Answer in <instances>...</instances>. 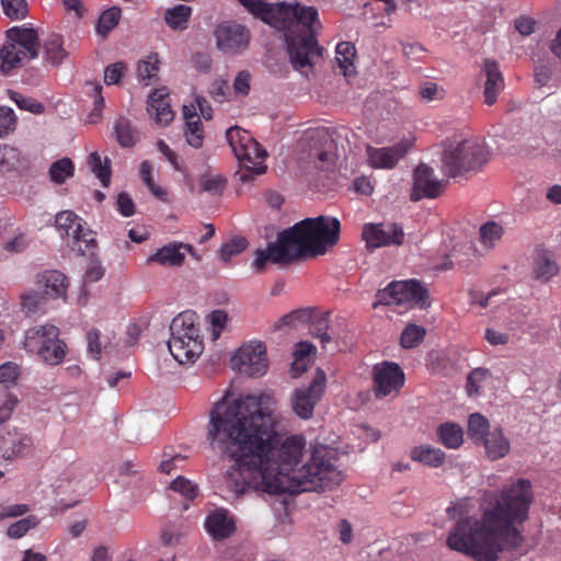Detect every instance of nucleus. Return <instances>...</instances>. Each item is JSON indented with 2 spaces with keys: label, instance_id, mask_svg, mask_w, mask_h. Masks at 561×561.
I'll return each mask as SVG.
<instances>
[{
  "label": "nucleus",
  "instance_id": "nucleus-1",
  "mask_svg": "<svg viewBox=\"0 0 561 561\" xmlns=\"http://www.w3.org/2000/svg\"><path fill=\"white\" fill-rule=\"evenodd\" d=\"M266 399L264 394L232 398L228 391L209 412V446L234 462L226 473V488L241 497L257 492H323L340 485L337 457L327 446L313 448L309 461L297 468L306 439L272 432L274 419L263 405Z\"/></svg>",
  "mask_w": 561,
  "mask_h": 561
},
{
  "label": "nucleus",
  "instance_id": "nucleus-2",
  "mask_svg": "<svg viewBox=\"0 0 561 561\" xmlns=\"http://www.w3.org/2000/svg\"><path fill=\"white\" fill-rule=\"evenodd\" d=\"M533 501V486L527 479H517L492 494L479 519L467 516L466 499L458 500L447 508L449 518H458L447 546L476 561H496L504 550L518 551L524 542L518 526L528 519Z\"/></svg>",
  "mask_w": 561,
  "mask_h": 561
},
{
  "label": "nucleus",
  "instance_id": "nucleus-3",
  "mask_svg": "<svg viewBox=\"0 0 561 561\" xmlns=\"http://www.w3.org/2000/svg\"><path fill=\"white\" fill-rule=\"evenodd\" d=\"M252 15L283 31L295 69L312 66L322 57L323 48L316 38L318 11L299 3H266L262 0H238Z\"/></svg>",
  "mask_w": 561,
  "mask_h": 561
},
{
  "label": "nucleus",
  "instance_id": "nucleus-4",
  "mask_svg": "<svg viewBox=\"0 0 561 561\" xmlns=\"http://www.w3.org/2000/svg\"><path fill=\"white\" fill-rule=\"evenodd\" d=\"M341 222L336 217L318 216L305 218L293 227L280 231L276 241L265 249L255 251L252 263L256 272L262 273L266 265L290 264L295 261L324 255L328 248L340 240Z\"/></svg>",
  "mask_w": 561,
  "mask_h": 561
},
{
  "label": "nucleus",
  "instance_id": "nucleus-5",
  "mask_svg": "<svg viewBox=\"0 0 561 561\" xmlns=\"http://www.w3.org/2000/svg\"><path fill=\"white\" fill-rule=\"evenodd\" d=\"M489 159V149L482 141L456 136L443 144L440 171L448 178L467 179L480 171Z\"/></svg>",
  "mask_w": 561,
  "mask_h": 561
},
{
  "label": "nucleus",
  "instance_id": "nucleus-6",
  "mask_svg": "<svg viewBox=\"0 0 561 561\" xmlns=\"http://www.w3.org/2000/svg\"><path fill=\"white\" fill-rule=\"evenodd\" d=\"M197 319L194 311L186 310L179 313L170 324L171 337L168 347L181 364L195 362L204 351Z\"/></svg>",
  "mask_w": 561,
  "mask_h": 561
},
{
  "label": "nucleus",
  "instance_id": "nucleus-7",
  "mask_svg": "<svg viewBox=\"0 0 561 561\" xmlns=\"http://www.w3.org/2000/svg\"><path fill=\"white\" fill-rule=\"evenodd\" d=\"M22 344L28 354L49 366L61 364L68 354V345L60 337V329L50 323L28 328Z\"/></svg>",
  "mask_w": 561,
  "mask_h": 561
},
{
  "label": "nucleus",
  "instance_id": "nucleus-8",
  "mask_svg": "<svg viewBox=\"0 0 561 561\" xmlns=\"http://www.w3.org/2000/svg\"><path fill=\"white\" fill-rule=\"evenodd\" d=\"M38 35L35 30L13 26L7 31V42L0 49V71L12 76L15 70L38 55Z\"/></svg>",
  "mask_w": 561,
  "mask_h": 561
},
{
  "label": "nucleus",
  "instance_id": "nucleus-9",
  "mask_svg": "<svg viewBox=\"0 0 561 561\" xmlns=\"http://www.w3.org/2000/svg\"><path fill=\"white\" fill-rule=\"evenodd\" d=\"M226 137L232 152L245 172L253 174L265 172L266 152L248 130L233 126L227 130Z\"/></svg>",
  "mask_w": 561,
  "mask_h": 561
},
{
  "label": "nucleus",
  "instance_id": "nucleus-10",
  "mask_svg": "<svg viewBox=\"0 0 561 561\" xmlns=\"http://www.w3.org/2000/svg\"><path fill=\"white\" fill-rule=\"evenodd\" d=\"M427 300L428 291L419 280H393L387 287L377 291L373 307L376 309L379 305H396L423 309L428 306Z\"/></svg>",
  "mask_w": 561,
  "mask_h": 561
},
{
  "label": "nucleus",
  "instance_id": "nucleus-11",
  "mask_svg": "<svg viewBox=\"0 0 561 561\" xmlns=\"http://www.w3.org/2000/svg\"><path fill=\"white\" fill-rule=\"evenodd\" d=\"M327 388V375L318 368L307 387L298 388L290 394V408L294 414L301 420H310L314 408L321 401Z\"/></svg>",
  "mask_w": 561,
  "mask_h": 561
},
{
  "label": "nucleus",
  "instance_id": "nucleus-12",
  "mask_svg": "<svg viewBox=\"0 0 561 561\" xmlns=\"http://www.w3.org/2000/svg\"><path fill=\"white\" fill-rule=\"evenodd\" d=\"M231 366L250 377L263 376L267 370L265 344L257 341L244 343L231 358Z\"/></svg>",
  "mask_w": 561,
  "mask_h": 561
},
{
  "label": "nucleus",
  "instance_id": "nucleus-13",
  "mask_svg": "<svg viewBox=\"0 0 561 561\" xmlns=\"http://www.w3.org/2000/svg\"><path fill=\"white\" fill-rule=\"evenodd\" d=\"M404 382V371L397 363L385 360L373 368V391L377 399L398 396Z\"/></svg>",
  "mask_w": 561,
  "mask_h": 561
},
{
  "label": "nucleus",
  "instance_id": "nucleus-14",
  "mask_svg": "<svg viewBox=\"0 0 561 561\" xmlns=\"http://www.w3.org/2000/svg\"><path fill=\"white\" fill-rule=\"evenodd\" d=\"M56 228L64 231L68 237H72L75 244L81 255L93 256L98 247L93 232L84 229L82 219L71 210H64L56 215Z\"/></svg>",
  "mask_w": 561,
  "mask_h": 561
},
{
  "label": "nucleus",
  "instance_id": "nucleus-15",
  "mask_svg": "<svg viewBox=\"0 0 561 561\" xmlns=\"http://www.w3.org/2000/svg\"><path fill=\"white\" fill-rule=\"evenodd\" d=\"M216 46L224 54L238 55L244 51L251 41L250 31L233 21L219 23L214 30Z\"/></svg>",
  "mask_w": 561,
  "mask_h": 561
},
{
  "label": "nucleus",
  "instance_id": "nucleus-16",
  "mask_svg": "<svg viewBox=\"0 0 561 561\" xmlns=\"http://www.w3.org/2000/svg\"><path fill=\"white\" fill-rule=\"evenodd\" d=\"M362 237L367 248L401 245L404 241V232L398 224H366Z\"/></svg>",
  "mask_w": 561,
  "mask_h": 561
},
{
  "label": "nucleus",
  "instance_id": "nucleus-17",
  "mask_svg": "<svg viewBox=\"0 0 561 561\" xmlns=\"http://www.w3.org/2000/svg\"><path fill=\"white\" fill-rule=\"evenodd\" d=\"M33 445V437L16 427L7 428L0 436V454L5 460L28 455Z\"/></svg>",
  "mask_w": 561,
  "mask_h": 561
},
{
  "label": "nucleus",
  "instance_id": "nucleus-18",
  "mask_svg": "<svg viewBox=\"0 0 561 561\" xmlns=\"http://www.w3.org/2000/svg\"><path fill=\"white\" fill-rule=\"evenodd\" d=\"M443 188L444 183L435 176L433 168L422 163L414 170L411 201L436 198Z\"/></svg>",
  "mask_w": 561,
  "mask_h": 561
},
{
  "label": "nucleus",
  "instance_id": "nucleus-19",
  "mask_svg": "<svg viewBox=\"0 0 561 561\" xmlns=\"http://www.w3.org/2000/svg\"><path fill=\"white\" fill-rule=\"evenodd\" d=\"M311 320L310 333L320 340L322 347L331 342V336L328 334L329 329V312L312 317L311 311L300 309L284 316L280 320L283 325H293L295 321Z\"/></svg>",
  "mask_w": 561,
  "mask_h": 561
},
{
  "label": "nucleus",
  "instance_id": "nucleus-20",
  "mask_svg": "<svg viewBox=\"0 0 561 561\" xmlns=\"http://www.w3.org/2000/svg\"><path fill=\"white\" fill-rule=\"evenodd\" d=\"M205 529L214 540L221 541L231 537L236 533L237 526L227 510L217 508L206 517Z\"/></svg>",
  "mask_w": 561,
  "mask_h": 561
},
{
  "label": "nucleus",
  "instance_id": "nucleus-21",
  "mask_svg": "<svg viewBox=\"0 0 561 561\" xmlns=\"http://www.w3.org/2000/svg\"><path fill=\"white\" fill-rule=\"evenodd\" d=\"M408 152V146L400 142L392 147L369 148V162L374 168L392 169Z\"/></svg>",
  "mask_w": 561,
  "mask_h": 561
},
{
  "label": "nucleus",
  "instance_id": "nucleus-22",
  "mask_svg": "<svg viewBox=\"0 0 561 561\" xmlns=\"http://www.w3.org/2000/svg\"><path fill=\"white\" fill-rule=\"evenodd\" d=\"M483 72L485 75L484 82V102L488 105H493L500 92L504 89V78L494 60L485 59L483 65Z\"/></svg>",
  "mask_w": 561,
  "mask_h": 561
},
{
  "label": "nucleus",
  "instance_id": "nucleus-23",
  "mask_svg": "<svg viewBox=\"0 0 561 561\" xmlns=\"http://www.w3.org/2000/svg\"><path fill=\"white\" fill-rule=\"evenodd\" d=\"M148 113L158 125L167 126L174 118V112L171 108L168 94L160 90L152 92L148 100Z\"/></svg>",
  "mask_w": 561,
  "mask_h": 561
},
{
  "label": "nucleus",
  "instance_id": "nucleus-24",
  "mask_svg": "<svg viewBox=\"0 0 561 561\" xmlns=\"http://www.w3.org/2000/svg\"><path fill=\"white\" fill-rule=\"evenodd\" d=\"M37 284L48 299L65 297L68 288L66 275L59 271H46L38 275Z\"/></svg>",
  "mask_w": 561,
  "mask_h": 561
},
{
  "label": "nucleus",
  "instance_id": "nucleus-25",
  "mask_svg": "<svg viewBox=\"0 0 561 561\" xmlns=\"http://www.w3.org/2000/svg\"><path fill=\"white\" fill-rule=\"evenodd\" d=\"M480 443L483 444L485 454L491 460L502 459L511 450L510 440L500 427L491 431Z\"/></svg>",
  "mask_w": 561,
  "mask_h": 561
},
{
  "label": "nucleus",
  "instance_id": "nucleus-26",
  "mask_svg": "<svg viewBox=\"0 0 561 561\" xmlns=\"http://www.w3.org/2000/svg\"><path fill=\"white\" fill-rule=\"evenodd\" d=\"M183 116L185 118L184 136L187 144L196 149L201 148L205 137L201 116L186 105L183 106Z\"/></svg>",
  "mask_w": 561,
  "mask_h": 561
},
{
  "label": "nucleus",
  "instance_id": "nucleus-27",
  "mask_svg": "<svg viewBox=\"0 0 561 561\" xmlns=\"http://www.w3.org/2000/svg\"><path fill=\"white\" fill-rule=\"evenodd\" d=\"M184 260L185 253L181 251V245H179V243H170L149 255L147 263H158L164 266H181Z\"/></svg>",
  "mask_w": 561,
  "mask_h": 561
},
{
  "label": "nucleus",
  "instance_id": "nucleus-28",
  "mask_svg": "<svg viewBox=\"0 0 561 561\" xmlns=\"http://www.w3.org/2000/svg\"><path fill=\"white\" fill-rule=\"evenodd\" d=\"M559 273V266L548 250H539L534 260V275L540 282H549Z\"/></svg>",
  "mask_w": 561,
  "mask_h": 561
},
{
  "label": "nucleus",
  "instance_id": "nucleus-29",
  "mask_svg": "<svg viewBox=\"0 0 561 561\" xmlns=\"http://www.w3.org/2000/svg\"><path fill=\"white\" fill-rule=\"evenodd\" d=\"M410 457L413 461L421 462L424 466L438 468L444 463L446 455L439 448L421 445L411 449Z\"/></svg>",
  "mask_w": 561,
  "mask_h": 561
},
{
  "label": "nucleus",
  "instance_id": "nucleus-30",
  "mask_svg": "<svg viewBox=\"0 0 561 561\" xmlns=\"http://www.w3.org/2000/svg\"><path fill=\"white\" fill-rule=\"evenodd\" d=\"M44 59L51 66H59L67 57L61 35L50 34L43 44Z\"/></svg>",
  "mask_w": 561,
  "mask_h": 561
},
{
  "label": "nucleus",
  "instance_id": "nucleus-31",
  "mask_svg": "<svg viewBox=\"0 0 561 561\" xmlns=\"http://www.w3.org/2000/svg\"><path fill=\"white\" fill-rule=\"evenodd\" d=\"M437 435L447 448H458L463 442L462 428L455 423H445L438 426Z\"/></svg>",
  "mask_w": 561,
  "mask_h": 561
},
{
  "label": "nucleus",
  "instance_id": "nucleus-32",
  "mask_svg": "<svg viewBox=\"0 0 561 561\" xmlns=\"http://www.w3.org/2000/svg\"><path fill=\"white\" fill-rule=\"evenodd\" d=\"M191 14V7L185 4H178L165 11L164 21L173 30H185L187 27Z\"/></svg>",
  "mask_w": 561,
  "mask_h": 561
},
{
  "label": "nucleus",
  "instance_id": "nucleus-33",
  "mask_svg": "<svg viewBox=\"0 0 561 561\" xmlns=\"http://www.w3.org/2000/svg\"><path fill=\"white\" fill-rule=\"evenodd\" d=\"M335 60L345 77L352 73L353 61L356 56L355 46L351 42H341L336 45Z\"/></svg>",
  "mask_w": 561,
  "mask_h": 561
},
{
  "label": "nucleus",
  "instance_id": "nucleus-34",
  "mask_svg": "<svg viewBox=\"0 0 561 561\" xmlns=\"http://www.w3.org/2000/svg\"><path fill=\"white\" fill-rule=\"evenodd\" d=\"M479 234L482 245L490 250L502 239L504 228L496 221H488L480 227Z\"/></svg>",
  "mask_w": 561,
  "mask_h": 561
},
{
  "label": "nucleus",
  "instance_id": "nucleus-35",
  "mask_svg": "<svg viewBox=\"0 0 561 561\" xmlns=\"http://www.w3.org/2000/svg\"><path fill=\"white\" fill-rule=\"evenodd\" d=\"M88 163L90 165L91 171L95 174V176L100 180L103 186H108L111 183V160L105 158L102 161L101 156L98 152L90 153L88 158Z\"/></svg>",
  "mask_w": 561,
  "mask_h": 561
},
{
  "label": "nucleus",
  "instance_id": "nucleus-36",
  "mask_svg": "<svg viewBox=\"0 0 561 561\" xmlns=\"http://www.w3.org/2000/svg\"><path fill=\"white\" fill-rule=\"evenodd\" d=\"M489 420L480 413H473L468 421V435L480 443L490 433Z\"/></svg>",
  "mask_w": 561,
  "mask_h": 561
},
{
  "label": "nucleus",
  "instance_id": "nucleus-37",
  "mask_svg": "<svg viewBox=\"0 0 561 561\" xmlns=\"http://www.w3.org/2000/svg\"><path fill=\"white\" fill-rule=\"evenodd\" d=\"M116 139L122 147H133L136 144V133L129 119L121 117L114 125Z\"/></svg>",
  "mask_w": 561,
  "mask_h": 561
},
{
  "label": "nucleus",
  "instance_id": "nucleus-38",
  "mask_svg": "<svg viewBox=\"0 0 561 561\" xmlns=\"http://www.w3.org/2000/svg\"><path fill=\"white\" fill-rule=\"evenodd\" d=\"M425 335L424 327L410 323L401 333L400 344L404 348H414L424 340Z\"/></svg>",
  "mask_w": 561,
  "mask_h": 561
},
{
  "label": "nucleus",
  "instance_id": "nucleus-39",
  "mask_svg": "<svg viewBox=\"0 0 561 561\" xmlns=\"http://www.w3.org/2000/svg\"><path fill=\"white\" fill-rule=\"evenodd\" d=\"M75 172V164L69 158L57 160L50 165L49 176L55 183L61 184L71 178Z\"/></svg>",
  "mask_w": 561,
  "mask_h": 561
},
{
  "label": "nucleus",
  "instance_id": "nucleus-40",
  "mask_svg": "<svg viewBox=\"0 0 561 561\" xmlns=\"http://www.w3.org/2000/svg\"><path fill=\"white\" fill-rule=\"evenodd\" d=\"M121 9L113 7L105 10L99 18L96 31L105 37L119 22Z\"/></svg>",
  "mask_w": 561,
  "mask_h": 561
},
{
  "label": "nucleus",
  "instance_id": "nucleus-41",
  "mask_svg": "<svg viewBox=\"0 0 561 561\" xmlns=\"http://www.w3.org/2000/svg\"><path fill=\"white\" fill-rule=\"evenodd\" d=\"M158 54H150L146 59L140 60L137 67V76L141 81H150L157 77L159 70ZM149 84V82H146Z\"/></svg>",
  "mask_w": 561,
  "mask_h": 561
},
{
  "label": "nucleus",
  "instance_id": "nucleus-42",
  "mask_svg": "<svg viewBox=\"0 0 561 561\" xmlns=\"http://www.w3.org/2000/svg\"><path fill=\"white\" fill-rule=\"evenodd\" d=\"M21 305L27 314H35L42 310V307L45 305L48 298L44 295V293L30 291L25 293L21 296Z\"/></svg>",
  "mask_w": 561,
  "mask_h": 561
},
{
  "label": "nucleus",
  "instance_id": "nucleus-43",
  "mask_svg": "<svg viewBox=\"0 0 561 561\" xmlns=\"http://www.w3.org/2000/svg\"><path fill=\"white\" fill-rule=\"evenodd\" d=\"M3 13L11 20H22L27 15L26 0H1Z\"/></svg>",
  "mask_w": 561,
  "mask_h": 561
},
{
  "label": "nucleus",
  "instance_id": "nucleus-44",
  "mask_svg": "<svg viewBox=\"0 0 561 561\" xmlns=\"http://www.w3.org/2000/svg\"><path fill=\"white\" fill-rule=\"evenodd\" d=\"M248 245V241L243 237H236L228 241L227 243H224L220 248V259L228 263L232 256L240 254L242 251L245 250Z\"/></svg>",
  "mask_w": 561,
  "mask_h": 561
},
{
  "label": "nucleus",
  "instance_id": "nucleus-45",
  "mask_svg": "<svg viewBox=\"0 0 561 561\" xmlns=\"http://www.w3.org/2000/svg\"><path fill=\"white\" fill-rule=\"evenodd\" d=\"M170 489L173 490L174 492L180 493L187 500H194L198 494L197 484L193 483L192 481L182 476H179L171 482Z\"/></svg>",
  "mask_w": 561,
  "mask_h": 561
},
{
  "label": "nucleus",
  "instance_id": "nucleus-46",
  "mask_svg": "<svg viewBox=\"0 0 561 561\" xmlns=\"http://www.w3.org/2000/svg\"><path fill=\"white\" fill-rule=\"evenodd\" d=\"M210 324L211 340L216 341L221 335L228 322V313L225 310L217 309L210 312L208 316Z\"/></svg>",
  "mask_w": 561,
  "mask_h": 561
},
{
  "label": "nucleus",
  "instance_id": "nucleus-47",
  "mask_svg": "<svg viewBox=\"0 0 561 561\" xmlns=\"http://www.w3.org/2000/svg\"><path fill=\"white\" fill-rule=\"evenodd\" d=\"M19 161V151L9 146H0V171H10Z\"/></svg>",
  "mask_w": 561,
  "mask_h": 561
},
{
  "label": "nucleus",
  "instance_id": "nucleus-48",
  "mask_svg": "<svg viewBox=\"0 0 561 561\" xmlns=\"http://www.w3.org/2000/svg\"><path fill=\"white\" fill-rule=\"evenodd\" d=\"M18 402L19 400L13 393L5 392L0 396V425L11 417Z\"/></svg>",
  "mask_w": 561,
  "mask_h": 561
},
{
  "label": "nucleus",
  "instance_id": "nucleus-49",
  "mask_svg": "<svg viewBox=\"0 0 561 561\" xmlns=\"http://www.w3.org/2000/svg\"><path fill=\"white\" fill-rule=\"evenodd\" d=\"M490 376V371L485 368L473 369L467 378V392L469 396L478 393L480 383Z\"/></svg>",
  "mask_w": 561,
  "mask_h": 561
},
{
  "label": "nucleus",
  "instance_id": "nucleus-50",
  "mask_svg": "<svg viewBox=\"0 0 561 561\" xmlns=\"http://www.w3.org/2000/svg\"><path fill=\"white\" fill-rule=\"evenodd\" d=\"M36 526V522H35V518L33 517H26V518H22L15 523H13L12 525L9 526L8 528V536L10 538H21L23 537L31 528L35 527Z\"/></svg>",
  "mask_w": 561,
  "mask_h": 561
},
{
  "label": "nucleus",
  "instance_id": "nucleus-51",
  "mask_svg": "<svg viewBox=\"0 0 561 561\" xmlns=\"http://www.w3.org/2000/svg\"><path fill=\"white\" fill-rule=\"evenodd\" d=\"M10 94L11 99L21 110H26L35 114H39L44 111L43 104L31 98L23 96L22 94L13 91H10Z\"/></svg>",
  "mask_w": 561,
  "mask_h": 561
},
{
  "label": "nucleus",
  "instance_id": "nucleus-52",
  "mask_svg": "<svg viewBox=\"0 0 561 561\" xmlns=\"http://www.w3.org/2000/svg\"><path fill=\"white\" fill-rule=\"evenodd\" d=\"M126 70V66L124 62H115L108 65L104 70V81L106 84H117Z\"/></svg>",
  "mask_w": 561,
  "mask_h": 561
},
{
  "label": "nucleus",
  "instance_id": "nucleus-53",
  "mask_svg": "<svg viewBox=\"0 0 561 561\" xmlns=\"http://www.w3.org/2000/svg\"><path fill=\"white\" fill-rule=\"evenodd\" d=\"M20 375V367L15 363L7 362L0 366V383H14Z\"/></svg>",
  "mask_w": 561,
  "mask_h": 561
},
{
  "label": "nucleus",
  "instance_id": "nucleus-54",
  "mask_svg": "<svg viewBox=\"0 0 561 561\" xmlns=\"http://www.w3.org/2000/svg\"><path fill=\"white\" fill-rule=\"evenodd\" d=\"M225 185L226 180L219 175L206 178L201 181L202 190L214 195L220 194L224 191Z\"/></svg>",
  "mask_w": 561,
  "mask_h": 561
},
{
  "label": "nucleus",
  "instance_id": "nucleus-55",
  "mask_svg": "<svg viewBox=\"0 0 561 561\" xmlns=\"http://www.w3.org/2000/svg\"><path fill=\"white\" fill-rule=\"evenodd\" d=\"M14 112L9 107L0 106V137L7 135L10 130L14 129Z\"/></svg>",
  "mask_w": 561,
  "mask_h": 561
},
{
  "label": "nucleus",
  "instance_id": "nucleus-56",
  "mask_svg": "<svg viewBox=\"0 0 561 561\" xmlns=\"http://www.w3.org/2000/svg\"><path fill=\"white\" fill-rule=\"evenodd\" d=\"M116 205L117 210L124 217H130L135 214V203L130 195L126 192L118 194Z\"/></svg>",
  "mask_w": 561,
  "mask_h": 561
},
{
  "label": "nucleus",
  "instance_id": "nucleus-57",
  "mask_svg": "<svg viewBox=\"0 0 561 561\" xmlns=\"http://www.w3.org/2000/svg\"><path fill=\"white\" fill-rule=\"evenodd\" d=\"M251 75L247 70L240 71L233 81V90L236 94L245 96L250 92Z\"/></svg>",
  "mask_w": 561,
  "mask_h": 561
},
{
  "label": "nucleus",
  "instance_id": "nucleus-58",
  "mask_svg": "<svg viewBox=\"0 0 561 561\" xmlns=\"http://www.w3.org/2000/svg\"><path fill=\"white\" fill-rule=\"evenodd\" d=\"M88 353L92 358L99 359L101 357L102 347L100 342V332L95 329L87 333Z\"/></svg>",
  "mask_w": 561,
  "mask_h": 561
},
{
  "label": "nucleus",
  "instance_id": "nucleus-59",
  "mask_svg": "<svg viewBox=\"0 0 561 561\" xmlns=\"http://www.w3.org/2000/svg\"><path fill=\"white\" fill-rule=\"evenodd\" d=\"M104 275V268L99 261L92 260L84 273V280L94 283L100 280Z\"/></svg>",
  "mask_w": 561,
  "mask_h": 561
},
{
  "label": "nucleus",
  "instance_id": "nucleus-60",
  "mask_svg": "<svg viewBox=\"0 0 561 561\" xmlns=\"http://www.w3.org/2000/svg\"><path fill=\"white\" fill-rule=\"evenodd\" d=\"M102 92V87L96 84L94 87V93H95V96H94V110L91 112L90 114V123H95L96 119L101 116V111L103 110L104 107V98L102 96L101 94Z\"/></svg>",
  "mask_w": 561,
  "mask_h": 561
},
{
  "label": "nucleus",
  "instance_id": "nucleus-61",
  "mask_svg": "<svg viewBox=\"0 0 561 561\" xmlns=\"http://www.w3.org/2000/svg\"><path fill=\"white\" fill-rule=\"evenodd\" d=\"M536 22L526 16H520L515 21V28L524 36L530 35L535 32Z\"/></svg>",
  "mask_w": 561,
  "mask_h": 561
},
{
  "label": "nucleus",
  "instance_id": "nucleus-62",
  "mask_svg": "<svg viewBox=\"0 0 561 561\" xmlns=\"http://www.w3.org/2000/svg\"><path fill=\"white\" fill-rule=\"evenodd\" d=\"M27 512L28 506L26 504H14L3 507L0 512V517H18L24 515Z\"/></svg>",
  "mask_w": 561,
  "mask_h": 561
},
{
  "label": "nucleus",
  "instance_id": "nucleus-63",
  "mask_svg": "<svg viewBox=\"0 0 561 561\" xmlns=\"http://www.w3.org/2000/svg\"><path fill=\"white\" fill-rule=\"evenodd\" d=\"M228 90V84L224 80H216L210 89V94L214 100L218 102H224L226 100V94Z\"/></svg>",
  "mask_w": 561,
  "mask_h": 561
},
{
  "label": "nucleus",
  "instance_id": "nucleus-64",
  "mask_svg": "<svg viewBox=\"0 0 561 561\" xmlns=\"http://www.w3.org/2000/svg\"><path fill=\"white\" fill-rule=\"evenodd\" d=\"M485 340L491 345H504L508 342V335L493 329H486Z\"/></svg>",
  "mask_w": 561,
  "mask_h": 561
}]
</instances>
